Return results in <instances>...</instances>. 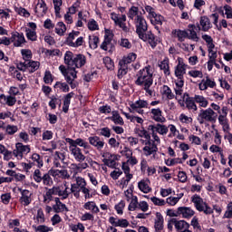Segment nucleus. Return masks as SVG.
<instances>
[{"instance_id": "1", "label": "nucleus", "mask_w": 232, "mask_h": 232, "mask_svg": "<svg viewBox=\"0 0 232 232\" xmlns=\"http://www.w3.org/2000/svg\"><path fill=\"white\" fill-rule=\"evenodd\" d=\"M137 77L135 84H137V86H142L146 93H148L150 97H153V91L150 89L151 86H153V71H151V66H146L140 70L137 73Z\"/></svg>"}, {"instance_id": "2", "label": "nucleus", "mask_w": 232, "mask_h": 232, "mask_svg": "<svg viewBox=\"0 0 232 232\" xmlns=\"http://www.w3.org/2000/svg\"><path fill=\"white\" fill-rule=\"evenodd\" d=\"M64 63L72 70L82 68L86 64V56L84 54H73V53L67 51L64 54Z\"/></svg>"}, {"instance_id": "3", "label": "nucleus", "mask_w": 232, "mask_h": 232, "mask_svg": "<svg viewBox=\"0 0 232 232\" xmlns=\"http://www.w3.org/2000/svg\"><path fill=\"white\" fill-rule=\"evenodd\" d=\"M140 142L142 144V146H144L142 150L145 157H150V155L155 157L157 155L159 148L155 144V141L151 140V138H150L149 140L140 139Z\"/></svg>"}, {"instance_id": "4", "label": "nucleus", "mask_w": 232, "mask_h": 232, "mask_svg": "<svg viewBox=\"0 0 232 232\" xmlns=\"http://www.w3.org/2000/svg\"><path fill=\"white\" fill-rule=\"evenodd\" d=\"M218 114L211 108L201 110L198 114V121L200 124L204 122H215L217 121Z\"/></svg>"}, {"instance_id": "5", "label": "nucleus", "mask_w": 232, "mask_h": 232, "mask_svg": "<svg viewBox=\"0 0 232 232\" xmlns=\"http://www.w3.org/2000/svg\"><path fill=\"white\" fill-rule=\"evenodd\" d=\"M136 25V33L139 37L143 36L146 32H148V23H146V19L141 15H137L135 19Z\"/></svg>"}, {"instance_id": "6", "label": "nucleus", "mask_w": 232, "mask_h": 232, "mask_svg": "<svg viewBox=\"0 0 232 232\" xmlns=\"http://www.w3.org/2000/svg\"><path fill=\"white\" fill-rule=\"evenodd\" d=\"M149 103L146 100H138L130 104V113H139L140 115H144V110L142 108H148Z\"/></svg>"}, {"instance_id": "7", "label": "nucleus", "mask_w": 232, "mask_h": 232, "mask_svg": "<svg viewBox=\"0 0 232 232\" xmlns=\"http://www.w3.org/2000/svg\"><path fill=\"white\" fill-rule=\"evenodd\" d=\"M111 19L114 22L115 25L121 28L123 32H130V28L126 25V14H122L121 17H119V14L111 13Z\"/></svg>"}, {"instance_id": "8", "label": "nucleus", "mask_w": 232, "mask_h": 232, "mask_svg": "<svg viewBox=\"0 0 232 232\" xmlns=\"http://www.w3.org/2000/svg\"><path fill=\"white\" fill-rule=\"evenodd\" d=\"M113 40V34L110 30H105L104 41L101 44L102 50L105 52H111L113 50V44L111 41Z\"/></svg>"}, {"instance_id": "9", "label": "nucleus", "mask_w": 232, "mask_h": 232, "mask_svg": "<svg viewBox=\"0 0 232 232\" xmlns=\"http://www.w3.org/2000/svg\"><path fill=\"white\" fill-rule=\"evenodd\" d=\"M15 150H13V155L18 159H23V155L30 153V145H24L21 142L15 144Z\"/></svg>"}, {"instance_id": "10", "label": "nucleus", "mask_w": 232, "mask_h": 232, "mask_svg": "<svg viewBox=\"0 0 232 232\" xmlns=\"http://www.w3.org/2000/svg\"><path fill=\"white\" fill-rule=\"evenodd\" d=\"M69 151L71 152V155H72L76 162H84V160H86V156L82 154V150H81V148L69 146Z\"/></svg>"}, {"instance_id": "11", "label": "nucleus", "mask_w": 232, "mask_h": 232, "mask_svg": "<svg viewBox=\"0 0 232 232\" xmlns=\"http://www.w3.org/2000/svg\"><path fill=\"white\" fill-rule=\"evenodd\" d=\"M65 141L69 144V146L72 148H78L77 146H80V148H84V150H88L89 148L88 142L81 138H78L76 140L66 138Z\"/></svg>"}, {"instance_id": "12", "label": "nucleus", "mask_w": 232, "mask_h": 232, "mask_svg": "<svg viewBox=\"0 0 232 232\" xmlns=\"http://www.w3.org/2000/svg\"><path fill=\"white\" fill-rule=\"evenodd\" d=\"M148 130L149 131H155L160 135H168V131H169V129L168 128V126L160 123L149 125Z\"/></svg>"}, {"instance_id": "13", "label": "nucleus", "mask_w": 232, "mask_h": 232, "mask_svg": "<svg viewBox=\"0 0 232 232\" xmlns=\"http://www.w3.org/2000/svg\"><path fill=\"white\" fill-rule=\"evenodd\" d=\"M178 65L175 67V75L178 79H184V74L186 73V63L182 58L178 59Z\"/></svg>"}, {"instance_id": "14", "label": "nucleus", "mask_w": 232, "mask_h": 232, "mask_svg": "<svg viewBox=\"0 0 232 232\" xmlns=\"http://www.w3.org/2000/svg\"><path fill=\"white\" fill-rule=\"evenodd\" d=\"M21 195L19 198L20 204L24 207L30 206V204H32V192L28 189H24L21 190Z\"/></svg>"}, {"instance_id": "15", "label": "nucleus", "mask_w": 232, "mask_h": 232, "mask_svg": "<svg viewBox=\"0 0 232 232\" xmlns=\"http://www.w3.org/2000/svg\"><path fill=\"white\" fill-rule=\"evenodd\" d=\"M142 35L143 36H140V39H141L142 41H148L151 48H155L157 44H159V39H157L155 34H152L151 32H147Z\"/></svg>"}, {"instance_id": "16", "label": "nucleus", "mask_w": 232, "mask_h": 232, "mask_svg": "<svg viewBox=\"0 0 232 232\" xmlns=\"http://www.w3.org/2000/svg\"><path fill=\"white\" fill-rule=\"evenodd\" d=\"M50 175L52 177H58V179H63V180H68L70 179V173L68 172L67 169H50L49 170Z\"/></svg>"}, {"instance_id": "17", "label": "nucleus", "mask_w": 232, "mask_h": 232, "mask_svg": "<svg viewBox=\"0 0 232 232\" xmlns=\"http://www.w3.org/2000/svg\"><path fill=\"white\" fill-rule=\"evenodd\" d=\"M217 86V83L215 81H212L209 77H206V79L201 80V82L198 83V88L201 92H205V90L208 88H215Z\"/></svg>"}, {"instance_id": "18", "label": "nucleus", "mask_w": 232, "mask_h": 232, "mask_svg": "<svg viewBox=\"0 0 232 232\" xmlns=\"http://www.w3.org/2000/svg\"><path fill=\"white\" fill-rule=\"evenodd\" d=\"M183 99H186L185 104H186L188 110H191L194 112L197 111V110H198V107H197V103H196L197 102L195 101L194 97H189V94L184 93Z\"/></svg>"}, {"instance_id": "19", "label": "nucleus", "mask_w": 232, "mask_h": 232, "mask_svg": "<svg viewBox=\"0 0 232 232\" xmlns=\"http://www.w3.org/2000/svg\"><path fill=\"white\" fill-rule=\"evenodd\" d=\"M59 70L62 72L65 79H68V77H73V79H77V71L70 68L69 65H67V68L64 65H60Z\"/></svg>"}, {"instance_id": "20", "label": "nucleus", "mask_w": 232, "mask_h": 232, "mask_svg": "<svg viewBox=\"0 0 232 232\" xmlns=\"http://www.w3.org/2000/svg\"><path fill=\"white\" fill-rule=\"evenodd\" d=\"M47 11L46 3L44 0H39L34 9L35 14H37L38 17H44L46 15Z\"/></svg>"}, {"instance_id": "21", "label": "nucleus", "mask_w": 232, "mask_h": 232, "mask_svg": "<svg viewBox=\"0 0 232 232\" xmlns=\"http://www.w3.org/2000/svg\"><path fill=\"white\" fill-rule=\"evenodd\" d=\"M109 222L115 227H128V226H130V222L124 218L119 219L117 218L111 217L109 218Z\"/></svg>"}, {"instance_id": "22", "label": "nucleus", "mask_w": 232, "mask_h": 232, "mask_svg": "<svg viewBox=\"0 0 232 232\" xmlns=\"http://www.w3.org/2000/svg\"><path fill=\"white\" fill-rule=\"evenodd\" d=\"M198 28V30H202V32H208L211 28V21L209 18L208 16H201Z\"/></svg>"}, {"instance_id": "23", "label": "nucleus", "mask_w": 232, "mask_h": 232, "mask_svg": "<svg viewBox=\"0 0 232 232\" xmlns=\"http://www.w3.org/2000/svg\"><path fill=\"white\" fill-rule=\"evenodd\" d=\"M178 215H182L183 218H191L195 215V210L188 207H179L178 208Z\"/></svg>"}, {"instance_id": "24", "label": "nucleus", "mask_w": 232, "mask_h": 232, "mask_svg": "<svg viewBox=\"0 0 232 232\" xmlns=\"http://www.w3.org/2000/svg\"><path fill=\"white\" fill-rule=\"evenodd\" d=\"M150 113L152 115L151 117L153 121H155L156 122H166V118L162 116V111L160 108L151 109Z\"/></svg>"}, {"instance_id": "25", "label": "nucleus", "mask_w": 232, "mask_h": 232, "mask_svg": "<svg viewBox=\"0 0 232 232\" xmlns=\"http://www.w3.org/2000/svg\"><path fill=\"white\" fill-rule=\"evenodd\" d=\"M66 160V156L63 152L56 151L54 153L53 166L54 168H61V162L64 164Z\"/></svg>"}, {"instance_id": "26", "label": "nucleus", "mask_w": 232, "mask_h": 232, "mask_svg": "<svg viewBox=\"0 0 232 232\" xmlns=\"http://www.w3.org/2000/svg\"><path fill=\"white\" fill-rule=\"evenodd\" d=\"M11 43H14V46H21V44L25 43L24 35L20 34L19 33L13 34L11 37Z\"/></svg>"}, {"instance_id": "27", "label": "nucleus", "mask_w": 232, "mask_h": 232, "mask_svg": "<svg viewBox=\"0 0 232 232\" xmlns=\"http://www.w3.org/2000/svg\"><path fill=\"white\" fill-rule=\"evenodd\" d=\"M192 202L194 203V206L198 211H199L202 208H204L208 203L204 201L200 196L194 195L192 197Z\"/></svg>"}, {"instance_id": "28", "label": "nucleus", "mask_w": 232, "mask_h": 232, "mask_svg": "<svg viewBox=\"0 0 232 232\" xmlns=\"http://www.w3.org/2000/svg\"><path fill=\"white\" fill-rule=\"evenodd\" d=\"M89 142L92 146L97 148V150H102L104 148V141L101 140V138L97 136L89 137Z\"/></svg>"}, {"instance_id": "29", "label": "nucleus", "mask_w": 232, "mask_h": 232, "mask_svg": "<svg viewBox=\"0 0 232 232\" xmlns=\"http://www.w3.org/2000/svg\"><path fill=\"white\" fill-rule=\"evenodd\" d=\"M188 39H190L191 41H194L195 43H198V35L197 34V26L195 25H188Z\"/></svg>"}, {"instance_id": "30", "label": "nucleus", "mask_w": 232, "mask_h": 232, "mask_svg": "<svg viewBox=\"0 0 232 232\" xmlns=\"http://www.w3.org/2000/svg\"><path fill=\"white\" fill-rule=\"evenodd\" d=\"M175 228L177 231H189V224L185 220H177L175 223Z\"/></svg>"}, {"instance_id": "31", "label": "nucleus", "mask_w": 232, "mask_h": 232, "mask_svg": "<svg viewBox=\"0 0 232 232\" xmlns=\"http://www.w3.org/2000/svg\"><path fill=\"white\" fill-rule=\"evenodd\" d=\"M135 133H137L138 137H140V139H143V140H149L151 139V135L144 129V127L141 128H136Z\"/></svg>"}, {"instance_id": "32", "label": "nucleus", "mask_w": 232, "mask_h": 232, "mask_svg": "<svg viewBox=\"0 0 232 232\" xmlns=\"http://www.w3.org/2000/svg\"><path fill=\"white\" fill-rule=\"evenodd\" d=\"M156 220H155V230H159V229H164V218L162 217V214H160V212L156 213Z\"/></svg>"}, {"instance_id": "33", "label": "nucleus", "mask_w": 232, "mask_h": 232, "mask_svg": "<svg viewBox=\"0 0 232 232\" xmlns=\"http://www.w3.org/2000/svg\"><path fill=\"white\" fill-rule=\"evenodd\" d=\"M194 101H196L197 104H198L200 108H208V104H209L208 99L202 95H195Z\"/></svg>"}, {"instance_id": "34", "label": "nucleus", "mask_w": 232, "mask_h": 232, "mask_svg": "<svg viewBox=\"0 0 232 232\" xmlns=\"http://www.w3.org/2000/svg\"><path fill=\"white\" fill-rule=\"evenodd\" d=\"M111 115L112 116L110 119L111 121H113L114 124H120V126L124 125V120H122V117H121V114H119V111H112Z\"/></svg>"}, {"instance_id": "35", "label": "nucleus", "mask_w": 232, "mask_h": 232, "mask_svg": "<svg viewBox=\"0 0 232 232\" xmlns=\"http://www.w3.org/2000/svg\"><path fill=\"white\" fill-rule=\"evenodd\" d=\"M138 188L140 190L142 191V193H150L151 191V188H150V181L149 180H140L138 183Z\"/></svg>"}, {"instance_id": "36", "label": "nucleus", "mask_w": 232, "mask_h": 232, "mask_svg": "<svg viewBox=\"0 0 232 232\" xmlns=\"http://www.w3.org/2000/svg\"><path fill=\"white\" fill-rule=\"evenodd\" d=\"M218 121L223 128V131H229V123L227 122V116L219 114Z\"/></svg>"}, {"instance_id": "37", "label": "nucleus", "mask_w": 232, "mask_h": 232, "mask_svg": "<svg viewBox=\"0 0 232 232\" xmlns=\"http://www.w3.org/2000/svg\"><path fill=\"white\" fill-rule=\"evenodd\" d=\"M137 59V54L130 53L127 56L123 57L121 61H120V64H123V66H128L130 63H133Z\"/></svg>"}, {"instance_id": "38", "label": "nucleus", "mask_w": 232, "mask_h": 232, "mask_svg": "<svg viewBox=\"0 0 232 232\" xmlns=\"http://www.w3.org/2000/svg\"><path fill=\"white\" fill-rule=\"evenodd\" d=\"M159 67L163 71L165 75H170L171 72H169V60L168 58L161 61L159 63Z\"/></svg>"}, {"instance_id": "39", "label": "nucleus", "mask_w": 232, "mask_h": 232, "mask_svg": "<svg viewBox=\"0 0 232 232\" xmlns=\"http://www.w3.org/2000/svg\"><path fill=\"white\" fill-rule=\"evenodd\" d=\"M74 93L73 92H69L68 94H66V96L64 97V101H63V111L64 113H68V110L70 108V102L72 101V97H73Z\"/></svg>"}, {"instance_id": "40", "label": "nucleus", "mask_w": 232, "mask_h": 232, "mask_svg": "<svg viewBox=\"0 0 232 232\" xmlns=\"http://www.w3.org/2000/svg\"><path fill=\"white\" fill-rule=\"evenodd\" d=\"M84 209L92 211V213H99V207L93 201H88L83 205Z\"/></svg>"}, {"instance_id": "41", "label": "nucleus", "mask_w": 232, "mask_h": 232, "mask_svg": "<svg viewBox=\"0 0 232 232\" xmlns=\"http://www.w3.org/2000/svg\"><path fill=\"white\" fill-rule=\"evenodd\" d=\"M53 209L55 213H63L64 211L68 213V211H70V209H68L66 205L63 202L53 205Z\"/></svg>"}, {"instance_id": "42", "label": "nucleus", "mask_w": 232, "mask_h": 232, "mask_svg": "<svg viewBox=\"0 0 232 232\" xmlns=\"http://www.w3.org/2000/svg\"><path fill=\"white\" fill-rule=\"evenodd\" d=\"M172 34H175L177 35L179 41L182 43L184 39H188V31H182V30H175L172 32Z\"/></svg>"}, {"instance_id": "43", "label": "nucleus", "mask_w": 232, "mask_h": 232, "mask_svg": "<svg viewBox=\"0 0 232 232\" xmlns=\"http://www.w3.org/2000/svg\"><path fill=\"white\" fill-rule=\"evenodd\" d=\"M70 191L75 198H79V197H81V187H78L75 183L71 184Z\"/></svg>"}, {"instance_id": "44", "label": "nucleus", "mask_w": 232, "mask_h": 232, "mask_svg": "<svg viewBox=\"0 0 232 232\" xmlns=\"http://www.w3.org/2000/svg\"><path fill=\"white\" fill-rule=\"evenodd\" d=\"M33 179L34 182H37V184H41L43 182V172H41V169H36L33 173Z\"/></svg>"}, {"instance_id": "45", "label": "nucleus", "mask_w": 232, "mask_h": 232, "mask_svg": "<svg viewBox=\"0 0 232 232\" xmlns=\"http://www.w3.org/2000/svg\"><path fill=\"white\" fill-rule=\"evenodd\" d=\"M0 99H5V101H6V104L9 106H14L15 102H17V99L12 95L6 97L5 94H1Z\"/></svg>"}, {"instance_id": "46", "label": "nucleus", "mask_w": 232, "mask_h": 232, "mask_svg": "<svg viewBox=\"0 0 232 232\" xmlns=\"http://www.w3.org/2000/svg\"><path fill=\"white\" fill-rule=\"evenodd\" d=\"M36 222L37 224H44L46 222V218H44V212L43 208H39L36 214Z\"/></svg>"}, {"instance_id": "47", "label": "nucleus", "mask_w": 232, "mask_h": 232, "mask_svg": "<svg viewBox=\"0 0 232 232\" xmlns=\"http://www.w3.org/2000/svg\"><path fill=\"white\" fill-rule=\"evenodd\" d=\"M99 38L97 36H89V46L92 50H96L99 46Z\"/></svg>"}, {"instance_id": "48", "label": "nucleus", "mask_w": 232, "mask_h": 232, "mask_svg": "<svg viewBox=\"0 0 232 232\" xmlns=\"http://www.w3.org/2000/svg\"><path fill=\"white\" fill-rule=\"evenodd\" d=\"M33 227H34V231H36V232H52V231H53V227H48L46 225H40L38 227L33 226Z\"/></svg>"}, {"instance_id": "49", "label": "nucleus", "mask_w": 232, "mask_h": 232, "mask_svg": "<svg viewBox=\"0 0 232 232\" xmlns=\"http://www.w3.org/2000/svg\"><path fill=\"white\" fill-rule=\"evenodd\" d=\"M64 32H66V25L63 22H59L57 24V27L55 28V33L58 35H64Z\"/></svg>"}, {"instance_id": "50", "label": "nucleus", "mask_w": 232, "mask_h": 232, "mask_svg": "<svg viewBox=\"0 0 232 232\" xmlns=\"http://www.w3.org/2000/svg\"><path fill=\"white\" fill-rule=\"evenodd\" d=\"M111 155H110L108 158L103 159L102 162L104 163L105 166H108V168H115L117 162H115L114 159H111Z\"/></svg>"}, {"instance_id": "51", "label": "nucleus", "mask_w": 232, "mask_h": 232, "mask_svg": "<svg viewBox=\"0 0 232 232\" xmlns=\"http://www.w3.org/2000/svg\"><path fill=\"white\" fill-rule=\"evenodd\" d=\"M139 208V199L137 196L133 197L129 205V211H135Z\"/></svg>"}, {"instance_id": "52", "label": "nucleus", "mask_w": 232, "mask_h": 232, "mask_svg": "<svg viewBox=\"0 0 232 232\" xmlns=\"http://www.w3.org/2000/svg\"><path fill=\"white\" fill-rule=\"evenodd\" d=\"M42 182L44 186H52L53 184V180L52 179V177H50V174L45 173L43 175Z\"/></svg>"}, {"instance_id": "53", "label": "nucleus", "mask_w": 232, "mask_h": 232, "mask_svg": "<svg viewBox=\"0 0 232 232\" xmlns=\"http://www.w3.org/2000/svg\"><path fill=\"white\" fill-rule=\"evenodd\" d=\"M202 39L204 42L207 43L208 48H215V44H213V38L208 34L202 35Z\"/></svg>"}, {"instance_id": "54", "label": "nucleus", "mask_w": 232, "mask_h": 232, "mask_svg": "<svg viewBox=\"0 0 232 232\" xmlns=\"http://www.w3.org/2000/svg\"><path fill=\"white\" fill-rule=\"evenodd\" d=\"M163 95H165L167 99L169 100L175 99V94H173L171 89H169V87H168L167 85L163 86Z\"/></svg>"}, {"instance_id": "55", "label": "nucleus", "mask_w": 232, "mask_h": 232, "mask_svg": "<svg viewBox=\"0 0 232 232\" xmlns=\"http://www.w3.org/2000/svg\"><path fill=\"white\" fill-rule=\"evenodd\" d=\"M19 130V128L15 125H7L5 128V132L7 135H14V133H17Z\"/></svg>"}, {"instance_id": "56", "label": "nucleus", "mask_w": 232, "mask_h": 232, "mask_svg": "<svg viewBox=\"0 0 232 232\" xmlns=\"http://www.w3.org/2000/svg\"><path fill=\"white\" fill-rule=\"evenodd\" d=\"M124 208H126V203L124 202V200H121L119 204L115 205L114 207L118 215H122V213H124Z\"/></svg>"}, {"instance_id": "57", "label": "nucleus", "mask_w": 232, "mask_h": 232, "mask_svg": "<svg viewBox=\"0 0 232 232\" xmlns=\"http://www.w3.org/2000/svg\"><path fill=\"white\" fill-rule=\"evenodd\" d=\"M26 37L29 41H37V33H35V31L26 29Z\"/></svg>"}, {"instance_id": "58", "label": "nucleus", "mask_w": 232, "mask_h": 232, "mask_svg": "<svg viewBox=\"0 0 232 232\" xmlns=\"http://www.w3.org/2000/svg\"><path fill=\"white\" fill-rule=\"evenodd\" d=\"M75 182L76 183L74 184L80 187V189H82V188H85L86 186V179H84V178L82 177H75Z\"/></svg>"}, {"instance_id": "59", "label": "nucleus", "mask_w": 232, "mask_h": 232, "mask_svg": "<svg viewBox=\"0 0 232 232\" xmlns=\"http://www.w3.org/2000/svg\"><path fill=\"white\" fill-rule=\"evenodd\" d=\"M135 15H139V7L131 6L128 13V17L130 19H134Z\"/></svg>"}, {"instance_id": "60", "label": "nucleus", "mask_w": 232, "mask_h": 232, "mask_svg": "<svg viewBox=\"0 0 232 232\" xmlns=\"http://www.w3.org/2000/svg\"><path fill=\"white\" fill-rule=\"evenodd\" d=\"M39 66H41L39 62L29 61V68H31L32 73H34V72H37V70H39Z\"/></svg>"}, {"instance_id": "61", "label": "nucleus", "mask_w": 232, "mask_h": 232, "mask_svg": "<svg viewBox=\"0 0 232 232\" xmlns=\"http://www.w3.org/2000/svg\"><path fill=\"white\" fill-rule=\"evenodd\" d=\"M150 200L154 206H166V200L160 199L157 197L150 198Z\"/></svg>"}, {"instance_id": "62", "label": "nucleus", "mask_w": 232, "mask_h": 232, "mask_svg": "<svg viewBox=\"0 0 232 232\" xmlns=\"http://www.w3.org/2000/svg\"><path fill=\"white\" fill-rule=\"evenodd\" d=\"M21 53L23 55V59L24 61H30V59H32V51L26 50V49H23L21 51Z\"/></svg>"}, {"instance_id": "63", "label": "nucleus", "mask_w": 232, "mask_h": 232, "mask_svg": "<svg viewBox=\"0 0 232 232\" xmlns=\"http://www.w3.org/2000/svg\"><path fill=\"white\" fill-rule=\"evenodd\" d=\"M103 63L106 66L107 70H113V61H111V58H103Z\"/></svg>"}, {"instance_id": "64", "label": "nucleus", "mask_w": 232, "mask_h": 232, "mask_svg": "<svg viewBox=\"0 0 232 232\" xmlns=\"http://www.w3.org/2000/svg\"><path fill=\"white\" fill-rule=\"evenodd\" d=\"M225 218H232V202H229L227 207V211L224 215Z\"/></svg>"}]
</instances>
